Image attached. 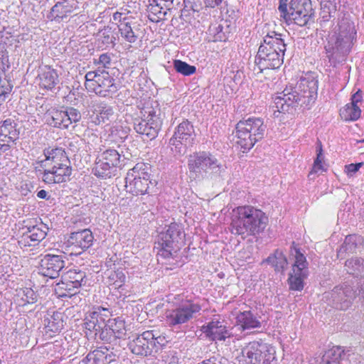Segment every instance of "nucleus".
<instances>
[{
  "label": "nucleus",
  "instance_id": "nucleus-1",
  "mask_svg": "<svg viewBox=\"0 0 364 364\" xmlns=\"http://www.w3.org/2000/svg\"><path fill=\"white\" fill-rule=\"evenodd\" d=\"M318 81L313 77H301L294 86H287L274 97V114L291 113L299 106L309 109L317 97Z\"/></svg>",
  "mask_w": 364,
  "mask_h": 364
},
{
  "label": "nucleus",
  "instance_id": "nucleus-2",
  "mask_svg": "<svg viewBox=\"0 0 364 364\" xmlns=\"http://www.w3.org/2000/svg\"><path fill=\"white\" fill-rule=\"evenodd\" d=\"M357 42V30L354 23L343 18L328 33L324 46L326 58L331 65L336 67L344 63Z\"/></svg>",
  "mask_w": 364,
  "mask_h": 364
},
{
  "label": "nucleus",
  "instance_id": "nucleus-3",
  "mask_svg": "<svg viewBox=\"0 0 364 364\" xmlns=\"http://www.w3.org/2000/svg\"><path fill=\"white\" fill-rule=\"evenodd\" d=\"M46 159L41 161L43 168L42 180L51 185L66 181L72 173L70 161L66 153L60 148L44 151Z\"/></svg>",
  "mask_w": 364,
  "mask_h": 364
},
{
  "label": "nucleus",
  "instance_id": "nucleus-4",
  "mask_svg": "<svg viewBox=\"0 0 364 364\" xmlns=\"http://www.w3.org/2000/svg\"><path fill=\"white\" fill-rule=\"evenodd\" d=\"M188 168L191 177L199 178L205 173L213 181L220 180L226 169L215 156L207 151L191 154L188 158Z\"/></svg>",
  "mask_w": 364,
  "mask_h": 364
},
{
  "label": "nucleus",
  "instance_id": "nucleus-5",
  "mask_svg": "<svg viewBox=\"0 0 364 364\" xmlns=\"http://www.w3.org/2000/svg\"><path fill=\"white\" fill-rule=\"evenodd\" d=\"M279 0L278 10L281 17L299 26H306L313 15L311 0Z\"/></svg>",
  "mask_w": 364,
  "mask_h": 364
},
{
  "label": "nucleus",
  "instance_id": "nucleus-6",
  "mask_svg": "<svg viewBox=\"0 0 364 364\" xmlns=\"http://www.w3.org/2000/svg\"><path fill=\"white\" fill-rule=\"evenodd\" d=\"M184 235L183 230L178 224L171 223L166 231L158 235L155 247L159 250L158 254L164 258L172 257L183 244Z\"/></svg>",
  "mask_w": 364,
  "mask_h": 364
},
{
  "label": "nucleus",
  "instance_id": "nucleus-7",
  "mask_svg": "<svg viewBox=\"0 0 364 364\" xmlns=\"http://www.w3.org/2000/svg\"><path fill=\"white\" fill-rule=\"evenodd\" d=\"M194 127L188 120H183L176 128L169 140V146L175 156H183L196 139Z\"/></svg>",
  "mask_w": 364,
  "mask_h": 364
},
{
  "label": "nucleus",
  "instance_id": "nucleus-8",
  "mask_svg": "<svg viewBox=\"0 0 364 364\" xmlns=\"http://www.w3.org/2000/svg\"><path fill=\"white\" fill-rule=\"evenodd\" d=\"M200 309L198 304L186 301L166 311V322L171 328H180L182 325L195 318Z\"/></svg>",
  "mask_w": 364,
  "mask_h": 364
},
{
  "label": "nucleus",
  "instance_id": "nucleus-9",
  "mask_svg": "<svg viewBox=\"0 0 364 364\" xmlns=\"http://www.w3.org/2000/svg\"><path fill=\"white\" fill-rule=\"evenodd\" d=\"M291 255L294 257V262L288 278L289 288L291 290L301 291L304 289V282L309 276V263L304 253L294 246L291 247Z\"/></svg>",
  "mask_w": 364,
  "mask_h": 364
},
{
  "label": "nucleus",
  "instance_id": "nucleus-10",
  "mask_svg": "<svg viewBox=\"0 0 364 364\" xmlns=\"http://www.w3.org/2000/svg\"><path fill=\"white\" fill-rule=\"evenodd\" d=\"M85 86L88 91L94 92L101 97H107L113 95L118 90V87L114 82V79L109 73L97 75L96 73H90L85 77Z\"/></svg>",
  "mask_w": 364,
  "mask_h": 364
},
{
  "label": "nucleus",
  "instance_id": "nucleus-11",
  "mask_svg": "<svg viewBox=\"0 0 364 364\" xmlns=\"http://www.w3.org/2000/svg\"><path fill=\"white\" fill-rule=\"evenodd\" d=\"M156 182L150 180V176L144 171H140L137 167L130 169L125 178L127 191L133 195H144L149 193L150 186L154 187Z\"/></svg>",
  "mask_w": 364,
  "mask_h": 364
},
{
  "label": "nucleus",
  "instance_id": "nucleus-12",
  "mask_svg": "<svg viewBox=\"0 0 364 364\" xmlns=\"http://www.w3.org/2000/svg\"><path fill=\"white\" fill-rule=\"evenodd\" d=\"M355 298V291L346 284L334 287L332 291L326 292L323 296V299L329 305L341 310L348 309Z\"/></svg>",
  "mask_w": 364,
  "mask_h": 364
},
{
  "label": "nucleus",
  "instance_id": "nucleus-13",
  "mask_svg": "<svg viewBox=\"0 0 364 364\" xmlns=\"http://www.w3.org/2000/svg\"><path fill=\"white\" fill-rule=\"evenodd\" d=\"M66 263L65 255L47 254L41 259L38 267V273L50 279L59 277Z\"/></svg>",
  "mask_w": 364,
  "mask_h": 364
},
{
  "label": "nucleus",
  "instance_id": "nucleus-14",
  "mask_svg": "<svg viewBox=\"0 0 364 364\" xmlns=\"http://www.w3.org/2000/svg\"><path fill=\"white\" fill-rule=\"evenodd\" d=\"M148 115L146 119L138 118L134 122V129L136 133L144 135L151 140L155 139L160 129L161 122L154 109L146 112Z\"/></svg>",
  "mask_w": 364,
  "mask_h": 364
},
{
  "label": "nucleus",
  "instance_id": "nucleus-15",
  "mask_svg": "<svg viewBox=\"0 0 364 364\" xmlns=\"http://www.w3.org/2000/svg\"><path fill=\"white\" fill-rule=\"evenodd\" d=\"M284 53L280 50L264 52V48H259L255 60L254 74H259L267 69L279 68L283 63Z\"/></svg>",
  "mask_w": 364,
  "mask_h": 364
},
{
  "label": "nucleus",
  "instance_id": "nucleus-16",
  "mask_svg": "<svg viewBox=\"0 0 364 364\" xmlns=\"http://www.w3.org/2000/svg\"><path fill=\"white\" fill-rule=\"evenodd\" d=\"M93 240L94 236L89 229L72 232L67 242L70 254L80 255L92 245Z\"/></svg>",
  "mask_w": 364,
  "mask_h": 364
},
{
  "label": "nucleus",
  "instance_id": "nucleus-17",
  "mask_svg": "<svg viewBox=\"0 0 364 364\" xmlns=\"http://www.w3.org/2000/svg\"><path fill=\"white\" fill-rule=\"evenodd\" d=\"M23 230H25L18 241L21 248L38 245L47 235L48 228L41 222L35 225L26 226Z\"/></svg>",
  "mask_w": 364,
  "mask_h": 364
},
{
  "label": "nucleus",
  "instance_id": "nucleus-18",
  "mask_svg": "<svg viewBox=\"0 0 364 364\" xmlns=\"http://www.w3.org/2000/svg\"><path fill=\"white\" fill-rule=\"evenodd\" d=\"M153 331H146L137 335L128 344L131 352L139 356H148L154 352V343H151Z\"/></svg>",
  "mask_w": 364,
  "mask_h": 364
},
{
  "label": "nucleus",
  "instance_id": "nucleus-19",
  "mask_svg": "<svg viewBox=\"0 0 364 364\" xmlns=\"http://www.w3.org/2000/svg\"><path fill=\"white\" fill-rule=\"evenodd\" d=\"M364 245V239L356 234L349 235L346 237L343 245L338 250V258L344 259L346 255L353 254L360 251Z\"/></svg>",
  "mask_w": 364,
  "mask_h": 364
},
{
  "label": "nucleus",
  "instance_id": "nucleus-20",
  "mask_svg": "<svg viewBox=\"0 0 364 364\" xmlns=\"http://www.w3.org/2000/svg\"><path fill=\"white\" fill-rule=\"evenodd\" d=\"M259 48H264V52L272 53L275 51H286V44L281 33L275 31L267 33L263 37Z\"/></svg>",
  "mask_w": 364,
  "mask_h": 364
},
{
  "label": "nucleus",
  "instance_id": "nucleus-21",
  "mask_svg": "<svg viewBox=\"0 0 364 364\" xmlns=\"http://www.w3.org/2000/svg\"><path fill=\"white\" fill-rule=\"evenodd\" d=\"M116 355L106 347L90 352L85 359L87 364H109L116 360Z\"/></svg>",
  "mask_w": 364,
  "mask_h": 364
},
{
  "label": "nucleus",
  "instance_id": "nucleus-22",
  "mask_svg": "<svg viewBox=\"0 0 364 364\" xmlns=\"http://www.w3.org/2000/svg\"><path fill=\"white\" fill-rule=\"evenodd\" d=\"M249 122L250 118L245 122L240 121L236 127L237 144L242 153H247L250 150V130L247 127Z\"/></svg>",
  "mask_w": 364,
  "mask_h": 364
},
{
  "label": "nucleus",
  "instance_id": "nucleus-23",
  "mask_svg": "<svg viewBox=\"0 0 364 364\" xmlns=\"http://www.w3.org/2000/svg\"><path fill=\"white\" fill-rule=\"evenodd\" d=\"M202 331L212 341H225L229 336L225 327L218 321H213L203 326Z\"/></svg>",
  "mask_w": 364,
  "mask_h": 364
},
{
  "label": "nucleus",
  "instance_id": "nucleus-24",
  "mask_svg": "<svg viewBox=\"0 0 364 364\" xmlns=\"http://www.w3.org/2000/svg\"><path fill=\"white\" fill-rule=\"evenodd\" d=\"M38 77L39 85L46 90H52L59 82L57 71L49 66L41 68Z\"/></svg>",
  "mask_w": 364,
  "mask_h": 364
},
{
  "label": "nucleus",
  "instance_id": "nucleus-25",
  "mask_svg": "<svg viewBox=\"0 0 364 364\" xmlns=\"http://www.w3.org/2000/svg\"><path fill=\"white\" fill-rule=\"evenodd\" d=\"M268 347L262 339L252 341V364H268L269 357L267 358Z\"/></svg>",
  "mask_w": 364,
  "mask_h": 364
},
{
  "label": "nucleus",
  "instance_id": "nucleus-26",
  "mask_svg": "<svg viewBox=\"0 0 364 364\" xmlns=\"http://www.w3.org/2000/svg\"><path fill=\"white\" fill-rule=\"evenodd\" d=\"M171 9L170 6H165L163 3H159L158 0H149L147 11L148 17L152 22H159L165 18L167 11Z\"/></svg>",
  "mask_w": 364,
  "mask_h": 364
},
{
  "label": "nucleus",
  "instance_id": "nucleus-27",
  "mask_svg": "<svg viewBox=\"0 0 364 364\" xmlns=\"http://www.w3.org/2000/svg\"><path fill=\"white\" fill-rule=\"evenodd\" d=\"M73 6L68 0L57 2L51 9L48 18L51 21H60L73 12Z\"/></svg>",
  "mask_w": 364,
  "mask_h": 364
},
{
  "label": "nucleus",
  "instance_id": "nucleus-28",
  "mask_svg": "<svg viewBox=\"0 0 364 364\" xmlns=\"http://www.w3.org/2000/svg\"><path fill=\"white\" fill-rule=\"evenodd\" d=\"M18 124L10 118L5 119L0 124V137L8 138L9 141H15L19 137Z\"/></svg>",
  "mask_w": 364,
  "mask_h": 364
},
{
  "label": "nucleus",
  "instance_id": "nucleus-29",
  "mask_svg": "<svg viewBox=\"0 0 364 364\" xmlns=\"http://www.w3.org/2000/svg\"><path fill=\"white\" fill-rule=\"evenodd\" d=\"M92 109V112L97 114L98 124L100 122L105 123L113 118V108L105 102L100 101L93 102Z\"/></svg>",
  "mask_w": 364,
  "mask_h": 364
},
{
  "label": "nucleus",
  "instance_id": "nucleus-30",
  "mask_svg": "<svg viewBox=\"0 0 364 364\" xmlns=\"http://www.w3.org/2000/svg\"><path fill=\"white\" fill-rule=\"evenodd\" d=\"M65 116V109L49 110L46 114L47 124L54 127L67 129L66 122L68 121Z\"/></svg>",
  "mask_w": 364,
  "mask_h": 364
},
{
  "label": "nucleus",
  "instance_id": "nucleus-31",
  "mask_svg": "<svg viewBox=\"0 0 364 364\" xmlns=\"http://www.w3.org/2000/svg\"><path fill=\"white\" fill-rule=\"evenodd\" d=\"M252 234L255 235L264 230L268 218L262 210L252 207Z\"/></svg>",
  "mask_w": 364,
  "mask_h": 364
},
{
  "label": "nucleus",
  "instance_id": "nucleus-32",
  "mask_svg": "<svg viewBox=\"0 0 364 364\" xmlns=\"http://www.w3.org/2000/svg\"><path fill=\"white\" fill-rule=\"evenodd\" d=\"M345 268L349 274L355 277L364 278V259L361 257H352L345 262Z\"/></svg>",
  "mask_w": 364,
  "mask_h": 364
},
{
  "label": "nucleus",
  "instance_id": "nucleus-33",
  "mask_svg": "<svg viewBox=\"0 0 364 364\" xmlns=\"http://www.w3.org/2000/svg\"><path fill=\"white\" fill-rule=\"evenodd\" d=\"M106 326L107 325L105 324L104 318L98 311L90 313L89 316L85 318V328L90 331H95L96 335L97 332H100L102 328H105Z\"/></svg>",
  "mask_w": 364,
  "mask_h": 364
},
{
  "label": "nucleus",
  "instance_id": "nucleus-34",
  "mask_svg": "<svg viewBox=\"0 0 364 364\" xmlns=\"http://www.w3.org/2000/svg\"><path fill=\"white\" fill-rule=\"evenodd\" d=\"M116 171L117 169L114 166H112L108 162L102 161L99 157L93 168V173L97 177L102 178H109L115 175Z\"/></svg>",
  "mask_w": 364,
  "mask_h": 364
},
{
  "label": "nucleus",
  "instance_id": "nucleus-35",
  "mask_svg": "<svg viewBox=\"0 0 364 364\" xmlns=\"http://www.w3.org/2000/svg\"><path fill=\"white\" fill-rule=\"evenodd\" d=\"M134 25L132 21L130 22L126 21L125 23L118 25L121 37L131 44L135 43L138 39V35L134 31L135 26Z\"/></svg>",
  "mask_w": 364,
  "mask_h": 364
},
{
  "label": "nucleus",
  "instance_id": "nucleus-36",
  "mask_svg": "<svg viewBox=\"0 0 364 364\" xmlns=\"http://www.w3.org/2000/svg\"><path fill=\"white\" fill-rule=\"evenodd\" d=\"M266 262L271 264L277 272H282L288 264L286 256L279 250H277L274 254L269 255Z\"/></svg>",
  "mask_w": 364,
  "mask_h": 364
},
{
  "label": "nucleus",
  "instance_id": "nucleus-37",
  "mask_svg": "<svg viewBox=\"0 0 364 364\" xmlns=\"http://www.w3.org/2000/svg\"><path fill=\"white\" fill-rule=\"evenodd\" d=\"M85 277V272L77 269H69L61 276L62 279L67 282H71L77 289H79L83 282L85 283L84 281Z\"/></svg>",
  "mask_w": 364,
  "mask_h": 364
},
{
  "label": "nucleus",
  "instance_id": "nucleus-38",
  "mask_svg": "<svg viewBox=\"0 0 364 364\" xmlns=\"http://www.w3.org/2000/svg\"><path fill=\"white\" fill-rule=\"evenodd\" d=\"M343 352L339 346H334L325 352L318 364H340Z\"/></svg>",
  "mask_w": 364,
  "mask_h": 364
},
{
  "label": "nucleus",
  "instance_id": "nucleus-39",
  "mask_svg": "<svg viewBox=\"0 0 364 364\" xmlns=\"http://www.w3.org/2000/svg\"><path fill=\"white\" fill-rule=\"evenodd\" d=\"M266 132V125L262 117H252V134L255 136L254 143L252 142V148L254 144L262 139Z\"/></svg>",
  "mask_w": 364,
  "mask_h": 364
},
{
  "label": "nucleus",
  "instance_id": "nucleus-40",
  "mask_svg": "<svg viewBox=\"0 0 364 364\" xmlns=\"http://www.w3.org/2000/svg\"><path fill=\"white\" fill-rule=\"evenodd\" d=\"M77 289L71 283L61 279L60 282L56 284L55 291L59 297H71L76 294Z\"/></svg>",
  "mask_w": 364,
  "mask_h": 364
},
{
  "label": "nucleus",
  "instance_id": "nucleus-41",
  "mask_svg": "<svg viewBox=\"0 0 364 364\" xmlns=\"http://www.w3.org/2000/svg\"><path fill=\"white\" fill-rule=\"evenodd\" d=\"M360 109L357 105L349 103L341 110L340 114L346 121H355L360 117Z\"/></svg>",
  "mask_w": 364,
  "mask_h": 364
},
{
  "label": "nucleus",
  "instance_id": "nucleus-42",
  "mask_svg": "<svg viewBox=\"0 0 364 364\" xmlns=\"http://www.w3.org/2000/svg\"><path fill=\"white\" fill-rule=\"evenodd\" d=\"M235 328L236 331L241 333L250 328V311H245L237 316V323Z\"/></svg>",
  "mask_w": 364,
  "mask_h": 364
},
{
  "label": "nucleus",
  "instance_id": "nucleus-43",
  "mask_svg": "<svg viewBox=\"0 0 364 364\" xmlns=\"http://www.w3.org/2000/svg\"><path fill=\"white\" fill-rule=\"evenodd\" d=\"M223 26L218 23L210 25L208 28L209 41L213 42L225 41L226 36L223 31Z\"/></svg>",
  "mask_w": 364,
  "mask_h": 364
},
{
  "label": "nucleus",
  "instance_id": "nucleus-44",
  "mask_svg": "<svg viewBox=\"0 0 364 364\" xmlns=\"http://www.w3.org/2000/svg\"><path fill=\"white\" fill-rule=\"evenodd\" d=\"M99 158L116 168L119 164L120 154L115 149H107L103 151Z\"/></svg>",
  "mask_w": 364,
  "mask_h": 364
},
{
  "label": "nucleus",
  "instance_id": "nucleus-45",
  "mask_svg": "<svg viewBox=\"0 0 364 364\" xmlns=\"http://www.w3.org/2000/svg\"><path fill=\"white\" fill-rule=\"evenodd\" d=\"M173 67L178 73L186 76L193 75L196 71V68L194 65H191L181 60H175Z\"/></svg>",
  "mask_w": 364,
  "mask_h": 364
},
{
  "label": "nucleus",
  "instance_id": "nucleus-46",
  "mask_svg": "<svg viewBox=\"0 0 364 364\" xmlns=\"http://www.w3.org/2000/svg\"><path fill=\"white\" fill-rule=\"evenodd\" d=\"M238 234L249 235L250 234V213L245 212L244 220L241 219L237 224Z\"/></svg>",
  "mask_w": 364,
  "mask_h": 364
},
{
  "label": "nucleus",
  "instance_id": "nucleus-47",
  "mask_svg": "<svg viewBox=\"0 0 364 364\" xmlns=\"http://www.w3.org/2000/svg\"><path fill=\"white\" fill-rule=\"evenodd\" d=\"M109 331L115 338H121L125 334L124 323L122 320L117 321L114 319V323H112L108 326Z\"/></svg>",
  "mask_w": 364,
  "mask_h": 364
},
{
  "label": "nucleus",
  "instance_id": "nucleus-48",
  "mask_svg": "<svg viewBox=\"0 0 364 364\" xmlns=\"http://www.w3.org/2000/svg\"><path fill=\"white\" fill-rule=\"evenodd\" d=\"M66 119L68 122H66L67 128L72 124L78 122L81 119V113L80 111L72 107H67L65 109Z\"/></svg>",
  "mask_w": 364,
  "mask_h": 364
},
{
  "label": "nucleus",
  "instance_id": "nucleus-49",
  "mask_svg": "<svg viewBox=\"0 0 364 364\" xmlns=\"http://www.w3.org/2000/svg\"><path fill=\"white\" fill-rule=\"evenodd\" d=\"M21 291L22 293L21 299L23 302V306L27 304H34L37 301V294L32 289L24 288Z\"/></svg>",
  "mask_w": 364,
  "mask_h": 364
},
{
  "label": "nucleus",
  "instance_id": "nucleus-50",
  "mask_svg": "<svg viewBox=\"0 0 364 364\" xmlns=\"http://www.w3.org/2000/svg\"><path fill=\"white\" fill-rule=\"evenodd\" d=\"M109 279L114 280L113 285L116 289H122L126 282V276L122 271L114 272Z\"/></svg>",
  "mask_w": 364,
  "mask_h": 364
},
{
  "label": "nucleus",
  "instance_id": "nucleus-51",
  "mask_svg": "<svg viewBox=\"0 0 364 364\" xmlns=\"http://www.w3.org/2000/svg\"><path fill=\"white\" fill-rule=\"evenodd\" d=\"M111 28L105 27L99 31L103 44H115L116 38L111 35Z\"/></svg>",
  "mask_w": 364,
  "mask_h": 364
},
{
  "label": "nucleus",
  "instance_id": "nucleus-52",
  "mask_svg": "<svg viewBox=\"0 0 364 364\" xmlns=\"http://www.w3.org/2000/svg\"><path fill=\"white\" fill-rule=\"evenodd\" d=\"M11 87L5 79L0 77V105L5 101L6 96L10 93Z\"/></svg>",
  "mask_w": 364,
  "mask_h": 364
},
{
  "label": "nucleus",
  "instance_id": "nucleus-53",
  "mask_svg": "<svg viewBox=\"0 0 364 364\" xmlns=\"http://www.w3.org/2000/svg\"><path fill=\"white\" fill-rule=\"evenodd\" d=\"M94 64L101 65L103 68H109L111 65V55L101 54L98 59H94Z\"/></svg>",
  "mask_w": 364,
  "mask_h": 364
},
{
  "label": "nucleus",
  "instance_id": "nucleus-54",
  "mask_svg": "<svg viewBox=\"0 0 364 364\" xmlns=\"http://www.w3.org/2000/svg\"><path fill=\"white\" fill-rule=\"evenodd\" d=\"M152 341H154L155 344L154 346V352L156 353L161 349L162 346L164 345L166 342V339L165 337L157 336L156 334H154L153 333ZM151 343H153V342H151Z\"/></svg>",
  "mask_w": 364,
  "mask_h": 364
},
{
  "label": "nucleus",
  "instance_id": "nucleus-55",
  "mask_svg": "<svg viewBox=\"0 0 364 364\" xmlns=\"http://www.w3.org/2000/svg\"><path fill=\"white\" fill-rule=\"evenodd\" d=\"M253 235V234H252ZM255 237H256L255 242L257 243V247L258 249L262 247L264 245L268 243V237L266 236V233L264 232H260L259 233H257L254 235Z\"/></svg>",
  "mask_w": 364,
  "mask_h": 364
},
{
  "label": "nucleus",
  "instance_id": "nucleus-56",
  "mask_svg": "<svg viewBox=\"0 0 364 364\" xmlns=\"http://www.w3.org/2000/svg\"><path fill=\"white\" fill-rule=\"evenodd\" d=\"M363 163L350 164L345 166V171L350 176L355 174L363 166Z\"/></svg>",
  "mask_w": 364,
  "mask_h": 364
},
{
  "label": "nucleus",
  "instance_id": "nucleus-57",
  "mask_svg": "<svg viewBox=\"0 0 364 364\" xmlns=\"http://www.w3.org/2000/svg\"><path fill=\"white\" fill-rule=\"evenodd\" d=\"M113 20L114 21H119L120 23H125L127 22H130L132 21V18L124 16V14L121 12H115L113 14Z\"/></svg>",
  "mask_w": 364,
  "mask_h": 364
},
{
  "label": "nucleus",
  "instance_id": "nucleus-58",
  "mask_svg": "<svg viewBox=\"0 0 364 364\" xmlns=\"http://www.w3.org/2000/svg\"><path fill=\"white\" fill-rule=\"evenodd\" d=\"M98 333H100V338L106 341H109L111 339V336H113V334H112L109 331L107 326L102 328V329Z\"/></svg>",
  "mask_w": 364,
  "mask_h": 364
},
{
  "label": "nucleus",
  "instance_id": "nucleus-59",
  "mask_svg": "<svg viewBox=\"0 0 364 364\" xmlns=\"http://www.w3.org/2000/svg\"><path fill=\"white\" fill-rule=\"evenodd\" d=\"M242 353V356L238 358L240 364H249L248 362H246L245 358L247 357L249 359L250 358V350L248 348H245Z\"/></svg>",
  "mask_w": 364,
  "mask_h": 364
},
{
  "label": "nucleus",
  "instance_id": "nucleus-60",
  "mask_svg": "<svg viewBox=\"0 0 364 364\" xmlns=\"http://www.w3.org/2000/svg\"><path fill=\"white\" fill-rule=\"evenodd\" d=\"M323 159V149L321 142L318 143L316 147V158L314 162H322Z\"/></svg>",
  "mask_w": 364,
  "mask_h": 364
},
{
  "label": "nucleus",
  "instance_id": "nucleus-61",
  "mask_svg": "<svg viewBox=\"0 0 364 364\" xmlns=\"http://www.w3.org/2000/svg\"><path fill=\"white\" fill-rule=\"evenodd\" d=\"M223 0H205V4L207 7L215 8L220 6Z\"/></svg>",
  "mask_w": 364,
  "mask_h": 364
},
{
  "label": "nucleus",
  "instance_id": "nucleus-62",
  "mask_svg": "<svg viewBox=\"0 0 364 364\" xmlns=\"http://www.w3.org/2000/svg\"><path fill=\"white\" fill-rule=\"evenodd\" d=\"M325 171H326V169L324 168L322 162H314V163L312 172L316 173H322Z\"/></svg>",
  "mask_w": 364,
  "mask_h": 364
},
{
  "label": "nucleus",
  "instance_id": "nucleus-63",
  "mask_svg": "<svg viewBox=\"0 0 364 364\" xmlns=\"http://www.w3.org/2000/svg\"><path fill=\"white\" fill-rule=\"evenodd\" d=\"M362 95L360 91L356 92L351 97V102L354 105H357L358 102H360Z\"/></svg>",
  "mask_w": 364,
  "mask_h": 364
},
{
  "label": "nucleus",
  "instance_id": "nucleus-64",
  "mask_svg": "<svg viewBox=\"0 0 364 364\" xmlns=\"http://www.w3.org/2000/svg\"><path fill=\"white\" fill-rule=\"evenodd\" d=\"M106 68H103L102 66H100L98 67V68L95 70V71H90L88 73H86L85 76V77H87V75H89V74L90 73H93V74H97V75L100 74V75H103L104 73H108L107 71L105 70Z\"/></svg>",
  "mask_w": 364,
  "mask_h": 364
}]
</instances>
